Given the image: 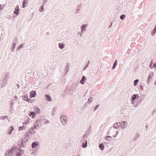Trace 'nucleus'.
<instances>
[{"mask_svg": "<svg viewBox=\"0 0 156 156\" xmlns=\"http://www.w3.org/2000/svg\"><path fill=\"white\" fill-rule=\"evenodd\" d=\"M44 120H45V122H44V124H48L49 122L48 120L46 119H45Z\"/></svg>", "mask_w": 156, "mask_h": 156, "instance_id": "37998d69", "label": "nucleus"}, {"mask_svg": "<svg viewBox=\"0 0 156 156\" xmlns=\"http://www.w3.org/2000/svg\"><path fill=\"white\" fill-rule=\"evenodd\" d=\"M137 95L134 94L131 96V101H134L136 98L137 99Z\"/></svg>", "mask_w": 156, "mask_h": 156, "instance_id": "aec40b11", "label": "nucleus"}, {"mask_svg": "<svg viewBox=\"0 0 156 156\" xmlns=\"http://www.w3.org/2000/svg\"><path fill=\"white\" fill-rule=\"evenodd\" d=\"M156 29H154V30H153L152 31V36L154 35L155 33H156Z\"/></svg>", "mask_w": 156, "mask_h": 156, "instance_id": "e433bc0d", "label": "nucleus"}, {"mask_svg": "<svg viewBox=\"0 0 156 156\" xmlns=\"http://www.w3.org/2000/svg\"><path fill=\"white\" fill-rule=\"evenodd\" d=\"M125 17V16L124 15H122L120 16V18L121 20H123Z\"/></svg>", "mask_w": 156, "mask_h": 156, "instance_id": "c9c22d12", "label": "nucleus"}, {"mask_svg": "<svg viewBox=\"0 0 156 156\" xmlns=\"http://www.w3.org/2000/svg\"><path fill=\"white\" fill-rule=\"evenodd\" d=\"M92 101H93V98L90 97L89 98V99L88 100V101L87 102L88 103L91 102Z\"/></svg>", "mask_w": 156, "mask_h": 156, "instance_id": "58836bf2", "label": "nucleus"}, {"mask_svg": "<svg viewBox=\"0 0 156 156\" xmlns=\"http://www.w3.org/2000/svg\"><path fill=\"white\" fill-rule=\"evenodd\" d=\"M44 5H42L39 9V11L40 12H43L44 11Z\"/></svg>", "mask_w": 156, "mask_h": 156, "instance_id": "c756f323", "label": "nucleus"}, {"mask_svg": "<svg viewBox=\"0 0 156 156\" xmlns=\"http://www.w3.org/2000/svg\"><path fill=\"white\" fill-rule=\"evenodd\" d=\"M67 64V65L66 66V67L65 71L64 72V74L65 75H66L68 73L69 69L68 64V63Z\"/></svg>", "mask_w": 156, "mask_h": 156, "instance_id": "a211bd4d", "label": "nucleus"}, {"mask_svg": "<svg viewBox=\"0 0 156 156\" xmlns=\"http://www.w3.org/2000/svg\"><path fill=\"white\" fill-rule=\"evenodd\" d=\"M154 84L155 85H156V80H155V81L154 83Z\"/></svg>", "mask_w": 156, "mask_h": 156, "instance_id": "0e129e2a", "label": "nucleus"}, {"mask_svg": "<svg viewBox=\"0 0 156 156\" xmlns=\"http://www.w3.org/2000/svg\"><path fill=\"white\" fill-rule=\"evenodd\" d=\"M42 121L40 120H37L36 122V125L37 127H40L42 125Z\"/></svg>", "mask_w": 156, "mask_h": 156, "instance_id": "f8f14e48", "label": "nucleus"}, {"mask_svg": "<svg viewBox=\"0 0 156 156\" xmlns=\"http://www.w3.org/2000/svg\"><path fill=\"white\" fill-rule=\"evenodd\" d=\"M48 0H43V2L44 3H46L47 2Z\"/></svg>", "mask_w": 156, "mask_h": 156, "instance_id": "3c124183", "label": "nucleus"}, {"mask_svg": "<svg viewBox=\"0 0 156 156\" xmlns=\"http://www.w3.org/2000/svg\"><path fill=\"white\" fill-rule=\"evenodd\" d=\"M80 139V140H83V138L82 137H80L79 138Z\"/></svg>", "mask_w": 156, "mask_h": 156, "instance_id": "864d4df0", "label": "nucleus"}, {"mask_svg": "<svg viewBox=\"0 0 156 156\" xmlns=\"http://www.w3.org/2000/svg\"><path fill=\"white\" fill-rule=\"evenodd\" d=\"M87 140H86L85 142L82 144V146L83 148H85L87 147Z\"/></svg>", "mask_w": 156, "mask_h": 156, "instance_id": "b1692460", "label": "nucleus"}, {"mask_svg": "<svg viewBox=\"0 0 156 156\" xmlns=\"http://www.w3.org/2000/svg\"><path fill=\"white\" fill-rule=\"evenodd\" d=\"M15 10L14 12V13L16 15H18L19 14L18 12L20 10V9L18 6H16V8H15Z\"/></svg>", "mask_w": 156, "mask_h": 156, "instance_id": "f3484780", "label": "nucleus"}, {"mask_svg": "<svg viewBox=\"0 0 156 156\" xmlns=\"http://www.w3.org/2000/svg\"><path fill=\"white\" fill-rule=\"evenodd\" d=\"M24 44H22L20 46H19L17 48L16 50L19 51L20 49L23 47L24 46Z\"/></svg>", "mask_w": 156, "mask_h": 156, "instance_id": "393cba45", "label": "nucleus"}, {"mask_svg": "<svg viewBox=\"0 0 156 156\" xmlns=\"http://www.w3.org/2000/svg\"><path fill=\"white\" fill-rule=\"evenodd\" d=\"M60 120L62 124L65 125L67 123V117L65 115H62L60 117Z\"/></svg>", "mask_w": 156, "mask_h": 156, "instance_id": "20e7f679", "label": "nucleus"}, {"mask_svg": "<svg viewBox=\"0 0 156 156\" xmlns=\"http://www.w3.org/2000/svg\"><path fill=\"white\" fill-rule=\"evenodd\" d=\"M117 64V60H116L115 61V62L113 64V67H112V69H113L115 68Z\"/></svg>", "mask_w": 156, "mask_h": 156, "instance_id": "7c9ffc66", "label": "nucleus"}, {"mask_svg": "<svg viewBox=\"0 0 156 156\" xmlns=\"http://www.w3.org/2000/svg\"><path fill=\"white\" fill-rule=\"evenodd\" d=\"M19 130H24L25 129V127L23 125L22 126H20L19 128Z\"/></svg>", "mask_w": 156, "mask_h": 156, "instance_id": "72a5a7b5", "label": "nucleus"}, {"mask_svg": "<svg viewBox=\"0 0 156 156\" xmlns=\"http://www.w3.org/2000/svg\"><path fill=\"white\" fill-rule=\"evenodd\" d=\"M156 67V63H154V66H153V67Z\"/></svg>", "mask_w": 156, "mask_h": 156, "instance_id": "4d7b16f0", "label": "nucleus"}, {"mask_svg": "<svg viewBox=\"0 0 156 156\" xmlns=\"http://www.w3.org/2000/svg\"><path fill=\"white\" fill-rule=\"evenodd\" d=\"M18 151L15 153L16 156H21V154L23 153V151L22 149H20L19 150L17 149Z\"/></svg>", "mask_w": 156, "mask_h": 156, "instance_id": "0eeeda50", "label": "nucleus"}, {"mask_svg": "<svg viewBox=\"0 0 156 156\" xmlns=\"http://www.w3.org/2000/svg\"><path fill=\"white\" fill-rule=\"evenodd\" d=\"M25 141V140L23 138L22 140V141H21L22 143H21L22 144H23V141Z\"/></svg>", "mask_w": 156, "mask_h": 156, "instance_id": "603ef678", "label": "nucleus"}, {"mask_svg": "<svg viewBox=\"0 0 156 156\" xmlns=\"http://www.w3.org/2000/svg\"><path fill=\"white\" fill-rule=\"evenodd\" d=\"M26 0H23V4H22V7L23 8H24L25 7V4H26Z\"/></svg>", "mask_w": 156, "mask_h": 156, "instance_id": "4c0bfd02", "label": "nucleus"}, {"mask_svg": "<svg viewBox=\"0 0 156 156\" xmlns=\"http://www.w3.org/2000/svg\"><path fill=\"white\" fill-rule=\"evenodd\" d=\"M83 31H84V30H81V32H81V33H83Z\"/></svg>", "mask_w": 156, "mask_h": 156, "instance_id": "052dcab7", "label": "nucleus"}, {"mask_svg": "<svg viewBox=\"0 0 156 156\" xmlns=\"http://www.w3.org/2000/svg\"><path fill=\"white\" fill-rule=\"evenodd\" d=\"M109 130H109L107 132V134H108V135L109 134Z\"/></svg>", "mask_w": 156, "mask_h": 156, "instance_id": "13d9d810", "label": "nucleus"}, {"mask_svg": "<svg viewBox=\"0 0 156 156\" xmlns=\"http://www.w3.org/2000/svg\"><path fill=\"white\" fill-rule=\"evenodd\" d=\"M80 82L82 84H83L84 83V81L81 80L80 81Z\"/></svg>", "mask_w": 156, "mask_h": 156, "instance_id": "49530a36", "label": "nucleus"}, {"mask_svg": "<svg viewBox=\"0 0 156 156\" xmlns=\"http://www.w3.org/2000/svg\"><path fill=\"white\" fill-rule=\"evenodd\" d=\"M17 87L18 88H19L20 87V85L19 84H17Z\"/></svg>", "mask_w": 156, "mask_h": 156, "instance_id": "6e6d98bb", "label": "nucleus"}, {"mask_svg": "<svg viewBox=\"0 0 156 156\" xmlns=\"http://www.w3.org/2000/svg\"><path fill=\"white\" fill-rule=\"evenodd\" d=\"M153 75V73L152 72H151L150 73L149 75L148 78V81L149 82V79L150 78H151Z\"/></svg>", "mask_w": 156, "mask_h": 156, "instance_id": "c85d7f7f", "label": "nucleus"}, {"mask_svg": "<svg viewBox=\"0 0 156 156\" xmlns=\"http://www.w3.org/2000/svg\"><path fill=\"white\" fill-rule=\"evenodd\" d=\"M87 26V24L82 25L80 27V29L81 30H84V31H86V28Z\"/></svg>", "mask_w": 156, "mask_h": 156, "instance_id": "4468645a", "label": "nucleus"}, {"mask_svg": "<svg viewBox=\"0 0 156 156\" xmlns=\"http://www.w3.org/2000/svg\"><path fill=\"white\" fill-rule=\"evenodd\" d=\"M4 6V5H2L1 4H0V10H1V9H2Z\"/></svg>", "mask_w": 156, "mask_h": 156, "instance_id": "a18cd8bd", "label": "nucleus"}, {"mask_svg": "<svg viewBox=\"0 0 156 156\" xmlns=\"http://www.w3.org/2000/svg\"><path fill=\"white\" fill-rule=\"evenodd\" d=\"M138 81H139V80L138 79L135 80L134 81V86H136L137 85V84Z\"/></svg>", "mask_w": 156, "mask_h": 156, "instance_id": "473e14b6", "label": "nucleus"}, {"mask_svg": "<svg viewBox=\"0 0 156 156\" xmlns=\"http://www.w3.org/2000/svg\"><path fill=\"white\" fill-rule=\"evenodd\" d=\"M39 144L38 142L37 141H35L33 142L32 144V148H34L37 146Z\"/></svg>", "mask_w": 156, "mask_h": 156, "instance_id": "ddd939ff", "label": "nucleus"}, {"mask_svg": "<svg viewBox=\"0 0 156 156\" xmlns=\"http://www.w3.org/2000/svg\"><path fill=\"white\" fill-rule=\"evenodd\" d=\"M145 98V95L143 94H141L140 96L137 94V102L139 103L142 102Z\"/></svg>", "mask_w": 156, "mask_h": 156, "instance_id": "7ed1b4c3", "label": "nucleus"}, {"mask_svg": "<svg viewBox=\"0 0 156 156\" xmlns=\"http://www.w3.org/2000/svg\"><path fill=\"white\" fill-rule=\"evenodd\" d=\"M37 125H34V127H32L31 128V130H33L36 129L37 128Z\"/></svg>", "mask_w": 156, "mask_h": 156, "instance_id": "a19ab883", "label": "nucleus"}, {"mask_svg": "<svg viewBox=\"0 0 156 156\" xmlns=\"http://www.w3.org/2000/svg\"><path fill=\"white\" fill-rule=\"evenodd\" d=\"M89 63H90V61H88L87 62V64H88V65L89 64Z\"/></svg>", "mask_w": 156, "mask_h": 156, "instance_id": "69168bd1", "label": "nucleus"}, {"mask_svg": "<svg viewBox=\"0 0 156 156\" xmlns=\"http://www.w3.org/2000/svg\"><path fill=\"white\" fill-rule=\"evenodd\" d=\"M18 151L17 148L16 146H13L10 149L7 151L5 154V156H12L13 153Z\"/></svg>", "mask_w": 156, "mask_h": 156, "instance_id": "f257e3e1", "label": "nucleus"}, {"mask_svg": "<svg viewBox=\"0 0 156 156\" xmlns=\"http://www.w3.org/2000/svg\"><path fill=\"white\" fill-rule=\"evenodd\" d=\"M8 80L4 78H1L0 80V86L1 88H2L5 87L7 83Z\"/></svg>", "mask_w": 156, "mask_h": 156, "instance_id": "f03ea898", "label": "nucleus"}, {"mask_svg": "<svg viewBox=\"0 0 156 156\" xmlns=\"http://www.w3.org/2000/svg\"><path fill=\"white\" fill-rule=\"evenodd\" d=\"M154 29H156V25H155V28H154Z\"/></svg>", "mask_w": 156, "mask_h": 156, "instance_id": "774afa93", "label": "nucleus"}, {"mask_svg": "<svg viewBox=\"0 0 156 156\" xmlns=\"http://www.w3.org/2000/svg\"><path fill=\"white\" fill-rule=\"evenodd\" d=\"M112 22H111V24H110V26H109V27H111L112 26Z\"/></svg>", "mask_w": 156, "mask_h": 156, "instance_id": "5fc2aeb1", "label": "nucleus"}, {"mask_svg": "<svg viewBox=\"0 0 156 156\" xmlns=\"http://www.w3.org/2000/svg\"><path fill=\"white\" fill-rule=\"evenodd\" d=\"M77 34H78V35H80V37H82V34H81V33L80 32H78V33H77Z\"/></svg>", "mask_w": 156, "mask_h": 156, "instance_id": "de8ad7c7", "label": "nucleus"}, {"mask_svg": "<svg viewBox=\"0 0 156 156\" xmlns=\"http://www.w3.org/2000/svg\"><path fill=\"white\" fill-rule=\"evenodd\" d=\"M34 111L37 112V113L39 114L40 112V110L37 107H35L34 108Z\"/></svg>", "mask_w": 156, "mask_h": 156, "instance_id": "bb28decb", "label": "nucleus"}, {"mask_svg": "<svg viewBox=\"0 0 156 156\" xmlns=\"http://www.w3.org/2000/svg\"><path fill=\"white\" fill-rule=\"evenodd\" d=\"M120 125V123L119 122H118L116 123H115L114 125V128H115L117 129L118 127V126H119Z\"/></svg>", "mask_w": 156, "mask_h": 156, "instance_id": "5701e85b", "label": "nucleus"}, {"mask_svg": "<svg viewBox=\"0 0 156 156\" xmlns=\"http://www.w3.org/2000/svg\"><path fill=\"white\" fill-rule=\"evenodd\" d=\"M14 100H12L10 102V112L11 113H12L13 112V104H14Z\"/></svg>", "mask_w": 156, "mask_h": 156, "instance_id": "423d86ee", "label": "nucleus"}, {"mask_svg": "<svg viewBox=\"0 0 156 156\" xmlns=\"http://www.w3.org/2000/svg\"><path fill=\"white\" fill-rule=\"evenodd\" d=\"M8 116H0V120H4L5 118H6L8 119Z\"/></svg>", "mask_w": 156, "mask_h": 156, "instance_id": "cd10ccee", "label": "nucleus"}, {"mask_svg": "<svg viewBox=\"0 0 156 156\" xmlns=\"http://www.w3.org/2000/svg\"><path fill=\"white\" fill-rule=\"evenodd\" d=\"M111 138V136H107L105 138V139L107 140L110 141H111V140L110 139V138Z\"/></svg>", "mask_w": 156, "mask_h": 156, "instance_id": "2f4dec72", "label": "nucleus"}, {"mask_svg": "<svg viewBox=\"0 0 156 156\" xmlns=\"http://www.w3.org/2000/svg\"><path fill=\"white\" fill-rule=\"evenodd\" d=\"M25 140H26V142H27L28 140V138H27V139H26L25 138Z\"/></svg>", "mask_w": 156, "mask_h": 156, "instance_id": "e2e57ef3", "label": "nucleus"}, {"mask_svg": "<svg viewBox=\"0 0 156 156\" xmlns=\"http://www.w3.org/2000/svg\"><path fill=\"white\" fill-rule=\"evenodd\" d=\"M99 105H97L95 107V108L94 109V111H95L96 109H97Z\"/></svg>", "mask_w": 156, "mask_h": 156, "instance_id": "09e8293b", "label": "nucleus"}, {"mask_svg": "<svg viewBox=\"0 0 156 156\" xmlns=\"http://www.w3.org/2000/svg\"><path fill=\"white\" fill-rule=\"evenodd\" d=\"M121 127L122 129H124L127 126V122L125 121H122L120 123Z\"/></svg>", "mask_w": 156, "mask_h": 156, "instance_id": "39448f33", "label": "nucleus"}, {"mask_svg": "<svg viewBox=\"0 0 156 156\" xmlns=\"http://www.w3.org/2000/svg\"><path fill=\"white\" fill-rule=\"evenodd\" d=\"M99 147L101 150H103L105 147L104 144L103 143L100 144L99 146Z\"/></svg>", "mask_w": 156, "mask_h": 156, "instance_id": "a878e982", "label": "nucleus"}, {"mask_svg": "<svg viewBox=\"0 0 156 156\" xmlns=\"http://www.w3.org/2000/svg\"><path fill=\"white\" fill-rule=\"evenodd\" d=\"M118 133H119L118 131H117L116 132V135H117L118 134Z\"/></svg>", "mask_w": 156, "mask_h": 156, "instance_id": "bf43d9fd", "label": "nucleus"}, {"mask_svg": "<svg viewBox=\"0 0 156 156\" xmlns=\"http://www.w3.org/2000/svg\"><path fill=\"white\" fill-rule=\"evenodd\" d=\"M58 47L61 49H63L64 48V45L62 43H60L58 44Z\"/></svg>", "mask_w": 156, "mask_h": 156, "instance_id": "4be33fe9", "label": "nucleus"}, {"mask_svg": "<svg viewBox=\"0 0 156 156\" xmlns=\"http://www.w3.org/2000/svg\"><path fill=\"white\" fill-rule=\"evenodd\" d=\"M79 9H77L76 10V11H75V13H79V12H78V11H79Z\"/></svg>", "mask_w": 156, "mask_h": 156, "instance_id": "8fccbe9b", "label": "nucleus"}, {"mask_svg": "<svg viewBox=\"0 0 156 156\" xmlns=\"http://www.w3.org/2000/svg\"><path fill=\"white\" fill-rule=\"evenodd\" d=\"M36 115V113L34 112H31L29 113V115L30 116H32V118H34L35 117V115Z\"/></svg>", "mask_w": 156, "mask_h": 156, "instance_id": "2eb2a0df", "label": "nucleus"}, {"mask_svg": "<svg viewBox=\"0 0 156 156\" xmlns=\"http://www.w3.org/2000/svg\"><path fill=\"white\" fill-rule=\"evenodd\" d=\"M2 78L8 80L9 75L8 73L7 72L4 73L3 74V76Z\"/></svg>", "mask_w": 156, "mask_h": 156, "instance_id": "9b49d317", "label": "nucleus"}, {"mask_svg": "<svg viewBox=\"0 0 156 156\" xmlns=\"http://www.w3.org/2000/svg\"><path fill=\"white\" fill-rule=\"evenodd\" d=\"M140 135L139 133H137L136 134L135 136L133 138V140L135 141L138 139Z\"/></svg>", "mask_w": 156, "mask_h": 156, "instance_id": "412c9836", "label": "nucleus"}, {"mask_svg": "<svg viewBox=\"0 0 156 156\" xmlns=\"http://www.w3.org/2000/svg\"><path fill=\"white\" fill-rule=\"evenodd\" d=\"M153 63V60H152V61L150 62V64L149 66L150 67L151 69H152L153 68V66L152 65Z\"/></svg>", "mask_w": 156, "mask_h": 156, "instance_id": "f704fd0d", "label": "nucleus"}, {"mask_svg": "<svg viewBox=\"0 0 156 156\" xmlns=\"http://www.w3.org/2000/svg\"><path fill=\"white\" fill-rule=\"evenodd\" d=\"M36 95V91H32L30 92V98H34Z\"/></svg>", "mask_w": 156, "mask_h": 156, "instance_id": "9d476101", "label": "nucleus"}, {"mask_svg": "<svg viewBox=\"0 0 156 156\" xmlns=\"http://www.w3.org/2000/svg\"><path fill=\"white\" fill-rule=\"evenodd\" d=\"M29 132L32 134H34L35 133V132L33 130H31V129L30 130Z\"/></svg>", "mask_w": 156, "mask_h": 156, "instance_id": "ea45409f", "label": "nucleus"}, {"mask_svg": "<svg viewBox=\"0 0 156 156\" xmlns=\"http://www.w3.org/2000/svg\"><path fill=\"white\" fill-rule=\"evenodd\" d=\"M14 129V127L13 126H11L8 129V131L7 132L8 135H10L12 134V131Z\"/></svg>", "mask_w": 156, "mask_h": 156, "instance_id": "1a4fd4ad", "label": "nucleus"}, {"mask_svg": "<svg viewBox=\"0 0 156 156\" xmlns=\"http://www.w3.org/2000/svg\"><path fill=\"white\" fill-rule=\"evenodd\" d=\"M14 98H17V96H14Z\"/></svg>", "mask_w": 156, "mask_h": 156, "instance_id": "680f3d73", "label": "nucleus"}, {"mask_svg": "<svg viewBox=\"0 0 156 156\" xmlns=\"http://www.w3.org/2000/svg\"><path fill=\"white\" fill-rule=\"evenodd\" d=\"M18 41V38L17 37H15L14 40L13 42H15L17 43V42Z\"/></svg>", "mask_w": 156, "mask_h": 156, "instance_id": "c03bdc74", "label": "nucleus"}, {"mask_svg": "<svg viewBox=\"0 0 156 156\" xmlns=\"http://www.w3.org/2000/svg\"><path fill=\"white\" fill-rule=\"evenodd\" d=\"M16 44V43L15 42H13L12 44V47L11 49V50L12 52H13L14 51V48Z\"/></svg>", "mask_w": 156, "mask_h": 156, "instance_id": "6ab92c4d", "label": "nucleus"}, {"mask_svg": "<svg viewBox=\"0 0 156 156\" xmlns=\"http://www.w3.org/2000/svg\"><path fill=\"white\" fill-rule=\"evenodd\" d=\"M117 135H114V136H113L114 137H115Z\"/></svg>", "mask_w": 156, "mask_h": 156, "instance_id": "338daca9", "label": "nucleus"}, {"mask_svg": "<svg viewBox=\"0 0 156 156\" xmlns=\"http://www.w3.org/2000/svg\"><path fill=\"white\" fill-rule=\"evenodd\" d=\"M86 80V77L84 76H83L82 77L81 80L84 81H85Z\"/></svg>", "mask_w": 156, "mask_h": 156, "instance_id": "79ce46f5", "label": "nucleus"}, {"mask_svg": "<svg viewBox=\"0 0 156 156\" xmlns=\"http://www.w3.org/2000/svg\"><path fill=\"white\" fill-rule=\"evenodd\" d=\"M45 96L46 98V100L48 101H51V98L50 96L47 94H46L45 95Z\"/></svg>", "mask_w": 156, "mask_h": 156, "instance_id": "dca6fc26", "label": "nucleus"}, {"mask_svg": "<svg viewBox=\"0 0 156 156\" xmlns=\"http://www.w3.org/2000/svg\"><path fill=\"white\" fill-rule=\"evenodd\" d=\"M22 99L24 100L29 102H30V101H31V100L28 98V95L26 94H25L22 97Z\"/></svg>", "mask_w": 156, "mask_h": 156, "instance_id": "6e6552de", "label": "nucleus"}]
</instances>
